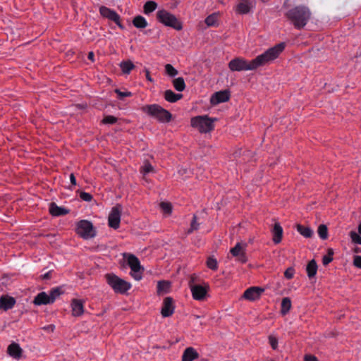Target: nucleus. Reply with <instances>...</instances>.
Wrapping results in <instances>:
<instances>
[{
  "label": "nucleus",
  "mask_w": 361,
  "mask_h": 361,
  "mask_svg": "<svg viewBox=\"0 0 361 361\" xmlns=\"http://www.w3.org/2000/svg\"><path fill=\"white\" fill-rule=\"evenodd\" d=\"M334 250L331 248L328 250L327 255H324L322 258V263L324 266L328 265L333 260Z\"/></svg>",
  "instance_id": "obj_36"
},
{
  "label": "nucleus",
  "mask_w": 361,
  "mask_h": 361,
  "mask_svg": "<svg viewBox=\"0 0 361 361\" xmlns=\"http://www.w3.org/2000/svg\"><path fill=\"white\" fill-rule=\"evenodd\" d=\"M70 180L72 185H75L77 184L76 178L73 173L70 175Z\"/></svg>",
  "instance_id": "obj_52"
},
{
  "label": "nucleus",
  "mask_w": 361,
  "mask_h": 361,
  "mask_svg": "<svg viewBox=\"0 0 361 361\" xmlns=\"http://www.w3.org/2000/svg\"><path fill=\"white\" fill-rule=\"evenodd\" d=\"M145 75H146V78L147 80L150 81V82H152L153 80L152 78H151L150 75H149V71H148V69L147 68H145Z\"/></svg>",
  "instance_id": "obj_53"
},
{
  "label": "nucleus",
  "mask_w": 361,
  "mask_h": 361,
  "mask_svg": "<svg viewBox=\"0 0 361 361\" xmlns=\"http://www.w3.org/2000/svg\"><path fill=\"white\" fill-rule=\"evenodd\" d=\"M190 288L192 298L196 300H203L209 290V286H202L199 284H192L190 281Z\"/></svg>",
  "instance_id": "obj_11"
},
{
  "label": "nucleus",
  "mask_w": 361,
  "mask_h": 361,
  "mask_svg": "<svg viewBox=\"0 0 361 361\" xmlns=\"http://www.w3.org/2000/svg\"><path fill=\"white\" fill-rule=\"evenodd\" d=\"M358 232H359V234L361 235V223L358 226Z\"/></svg>",
  "instance_id": "obj_56"
},
{
  "label": "nucleus",
  "mask_w": 361,
  "mask_h": 361,
  "mask_svg": "<svg viewBox=\"0 0 361 361\" xmlns=\"http://www.w3.org/2000/svg\"><path fill=\"white\" fill-rule=\"evenodd\" d=\"M160 207L165 214H170L171 213L172 207L171 203L166 202H161L160 203Z\"/></svg>",
  "instance_id": "obj_39"
},
{
  "label": "nucleus",
  "mask_w": 361,
  "mask_h": 361,
  "mask_svg": "<svg viewBox=\"0 0 361 361\" xmlns=\"http://www.w3.org/2000/svg\"><path fill=\"white\" fill-rule=\"evenodd\" d=\"M170 288V283L166 281H159L157 285L159 292H166Z\"/></svg>",
  "instance_id": "obj_38"
},
{
  "label": "nucleus",
  "mask_w": 361,
  "mask_h": 361,
  "mask_svg": "<svg viewBox=\"0 0 361 361\" xmlns=\"http://www.w3.org/2000/svg\"><path fill=\"white\" fill-rule=\"evenodd\" d=\"M15 304L16 300L13 297L8 295H2L0 298V310L7 311L10 309H12Z\"/></svg>",
  "instance_id": "obj_15"
},
{
  "label": "nucleus",
  "mask_w": 361,
  "mask_h": 361,
  "mask_svg": "<svg viewBox=\"0 0 361 361\" xmlns=\"http://www.w3.org/2000/svg\"><path fill=\"white\" fill-rule=\"evenodd\" d=\"M156 17L157 20L165 26L171 27L176 30L183 29L182 23L178 18L165 9L159 10L157 12Z\"/></svg>",
  "instance_id": "obj_4"
},
{
  "label": "nucleus",
  "mask_w": 361,
  "mask_h": 361,
  "mask_svg": "<svg viewBox=\"0 0 361 361\" xmlns=\"http://www.w3.org/2000/svg\"><path fill=\"white\" fill-rule=\"evenodd\" d=\"M230 98V93L228 90H223L215 92L211 97V103L214 105L227 102Z\"/></svg>",
  "instance_id": "obj_14"
},
{
  "label": "nucleus",
  "mask_w": 361,
  "mask_h": 361,
  "mask_svg": "<svg viewBox=\"0 0 361 361\" xmlns=\"http://www.w3.org/2000/svg\"><path fill=\"white\" fill-rule=\"evenodd\" d=\"M307 274L309 278L314 277L317 271V264L314 259L309 262L306 268Z\"/></svg>",
  "instance_id": "obj_26"
},
{
  "label": "nucleus",
  "mask_w": 361,
  "mask_h": 361,
  "mask_svg": "<svg viewBox=\"0 0 361 361\" xmlns=\"http://www.w3.org/2000/svg\"><path fill=\"white\" fill-rule=\"evenodd\" d=\"M175 307L173 305V300L171 297H166L163 301V306L161 308V315L164 317L171 316L174 312Z\"/></svg>",
  "instance_id": "obj_12"
},
{
  "label": "nucleus",
  "mask_w": 361,
  "mask_h": 361,
  "mask_svg": "<svg viewBox=\"0 0 361 361\" xmlns=\"http://www.w3.org/2000/svg\"><path fill=\"white\" fill-rule=\"evenodd\" d=\"M198 357V353L192 347L187 348L183 354L182 361H193Z\"/></svg>",
  "instance_id": "obj_22"
},
{
  "label": "nucleus",
  "mask_w": 361,
  "mask_h": 361,
  "mask_svg": "<svg viewBox=\"0 0 361 361\" xmlns=\"http://www.w3.org/2000/svg\"><path fill=\"white\" fill-rule=\"evenodd\" d=\"M199 224L197 222V216L195 215L193 216L192 220L190 223V228L188 231V233H191L194 231H196L198 229Z\"/></svg>",
  "instance_id": "obj_42"
},
{
  "label": "nucleus",
  "mask_w": 361,
  "mask_h": 361,
  "mask_svg": "<svg viewBox=\"0 0 361 361\" xmlns=\"http://www.w3.org/2000/svg\"><path fill=\"white\" fill-rule=\"evenodd\" d=\"M131 276L137 281H139L142 279V273L141 271H137L136 272H132Z\"/></svg>",
  "instance_id": "obj_49"
},
{
  "label": "nucleus",
  "mask_w": 361,
  "mask_h": 361,
  "mask_svg": "<svg viewBox=\"0 0 361 361\" xmlns=\"http://www.w3.org/2000/svg\"><path fill=\"white\" fill-rule=\"evenodd\" d=\"M269 344L274 350H276L278 347V340L274 336L269 337Z\"/></svg>",
  "instance_id": "obj_47"
},
{
  "label": "nucleus",
  "mask_w": 361,
  "mask_h": 361,
  "mask_svg": "<svg viewBox=\"0 0 361 361\" xmlns=\"http://www.w3.org/2000/svg\"><path fill=\"white\" fill-rule=\"evenodd\" d=\"M127 262L128 266L131 269L132 272H136L137 271H141L142 268L139 259L134 255L128 254L127 257Z\"/></svg>",
  "instance_id": "obj_19"
},
{
  "label": "nucleus",
  "mask_w": 361,
  "mask_h": 361,
  "mask_svg": "<svg viewBox=\"0 0 361 361\" xmlns=\"http://www.w3.org/2000/svg\"><path fill=\"white\" fill-rule=\"evenodd\" d=\"M140 171L144 176L148 174L149 173L154 171V167L149 164V161H146L144 162V164L140 167Z\"/></svg>",
  "instance_id": "obj_34"
},
{
  "label": "nucleus",
  "mask_w": 361,
  "mask_h": 361,
  "mask_svg": "<svg viewBox=\"0 0 361 361\" xmlns=\"http://www.w3.org/2000/svg\"><path fill=\"white\" fill-rule=\"evenodd\" d=\"M264 289L252 286L247 288L243 293V298L246 300L253 301L259 298L261 294L263 293Z\"/></svg>",
  "instance_id": "obj_13"
},
{
  "label": "nucleus",
  "mask_w": 361,
  "mask_h": 361,
  "mask_svg": "<svg viewBox=\"0 0 361 361\" xmlns=\"http://www.w3.org/2000/svg\"><path fill=\"white\" fill-rule=\"evenodd\" d=\"M297 231L305 238H311L313 235V231L310 227L301 224L297 225Z\"/></svg>",
  "instance_id": "obj_27"
},
{
  "label": "nucleus",
  "mask_w": 361,
  "mask_h": 361,
  "mask_svg": "<svg viewBox=\"0 0 361 361\" xmlns=\"http://www.w3.org/2000/svg\"><path fill=\"white\" fill-rule=\"evenodd\" d=\"M304 361H319V360L314 355H305L304 357Z\"/></svg>",
  "instance_id": "obj_50"
},
{
  "label": "nucleus",
  "mask_w": 361,
  "mask_h": 361,
  "mask_svg": "<svg viewBox=\"0 0 361 361\" xmlns=\"http://www.w3.org/2000/svg\"><path fill=\"white\" fill-rule=\"evenodd\" d=\"M165 71L166 73L171 77H174L178 75V71L169 63L165 66Z\"/></svg>",
  "instance_id": "obj_40"
},
{
  "label": "nucleus",
  "mask_w": 361,
  "mask_h": 361,
  "mask_svg": "<svg viewBox=\"0 0 361 361\" xmlns=\"http://www.w3.org/2000/svg\"><path fill=\"white\" fill-rule=\"evenodd\" d=\"M214 121L215 119H212L207 116H197L191 118V126L198 129L200 133H207L214 129Z\"/></svg>",
  "instance_id": "obj_6"
},
{
  "label": "nucleus",
  "mask_w": 361,
  "mask_h": 361,
  "mask_svg": "<svg viewBox=\"0 0 361 361\" xmlns=\"http://www.w3.org/2000/svg\"><path fill=\"white\" fill-rule=\"evenodd\" d=\"M132 23L133 25L138 29H144L148 25L147 20L142 16H136Z\"/></svg>",
  "instance_id": "obj_25"
},
{
  "label": "nucleus",
  "mask_w": 361,
  "mask_h": 361,
  "mask_svg": "<svg viewBox=\"0 0 361 361\" xmlns=\"http://www.w3.org/2000/svg\"><path fill=\"white\" fill-rule=\"evenodd\" d=\"M218 16L216 13H213L207 16L205 19V23L208 26H215L216 25Z\"/></svg>",
  "instance_id": "obj_35"
},
{
  "label": "nucleus",
  "mask_w": 361,
  "mask_h": 361,
  "mask_svg": "<svg viewBox=\"0 0 361 361\" xmlns=\"http://www.w3.org/2000/svg\"><path fill=\"white\" fill-rule=\"evenodd\" d=\"M118 118L114 116L108 115L104 116L103 120L102 121L104 124H114L117 122Z\"/></svg>",
  "instance_id": "obj_41"
},
{
  "label": "nucleus",
  "mask_w": 361,
  "mask_h": 361,
  "mask_svg": "<svg viewBox=\"0 0 361 361\" xmlns=\"http://www.w3.org/2000/svg\"><path fill=\"white\" fill-rule=\"evenodd\" d=\"M68 209L64 207L58 206L55 202H51L49 204V213L54 216H64L68 214Z\"/></svg>",
  "instance_id": "obj_18"
},
{
  "label": "nucleus",
  "mask_w": 361,
  "mask_h": 361,
  "mask_svg": "<svg viewBox=\"0 0 361 361\" xmlns=\"http://www.w3.org/2000/svg\"><path fill=\"white\" fill-rule=\"evenodd\" d=\"M33 303L36 305L52 304L49 295L40 292L34 298Z\"/></svg>",
  "instance_id": "obj_20"
},
{
  "label": "nucleus",
  "mask_w": 361,
  "mask_h": 361,
  "mask_svg": "<svg viewBox=\"0 0 361 361\" xmlns=\"http://www.w3.org/2000/svg\"><path fill=\"white\" fill-rule=\"evenodd\" d=\"M317 233L319 238L322 240H326L328 238V228L327 226L324 224H321L319 226L317 229Z\"/></svg>",
  "instance_id": "obj_33"
},
{
  "label": "nucleus",
  "mask_w": 361,
  "mask_h": 361,
  "mask_svg": "<svg viewBox=\"0 0 361 361\" xmlns=\"http://www.w3.org/2000/svg\"><path fill=\"white\" fill-rule=\"evenodd\" d=\"M285 16L293 27L298 30L303 29L312 18L310 8L305 5H298L290 8Z\"/></svg>",
  "instance_id": "obj_2"
},
{
  "label": "nucleus",
  "mask_w": 361,
  "mask_h": 361,
  "mask_svg": "<svg viewBox=\"0 0 361 361\" xmlns=\"http://www.w3.org/2000/svg\"><path fill=\"white\" fill-rule=\"evenodd\" d=\"M73 315L79 317L84 312V305L81 300L73 299L71 302Z\"/></svg>",
  "instance_id": "obj_21"
},
{
  "label": "nucleus",
  "mask_w": 361,
  "mask_h": 361,
  "mask_svg": "<svg viewBox=\"0 0 361 361\" xmlns=\"http://www.w3.org/2000/svg\"><path fill=\"white\" fill-rule=\"evenodd\" d=\"M360 252H361V249L360 247H355L354 249V252H355V253H359Z\"/></svg>",
  "instance_id": "obj_55"
},
{
  "label": "nucleus",
  "mask_w": 361,
  "mask_h": 361,
  "mask_svg": "<svg viewBox=\"0 0 361 361\" xmlns=\"http://www.w3.org/2000/svg\"><path fill=\"white\" fill-rule=\"evenodd\" d=\"M115 92L117 94L118 98L119 99H123L126 97H130L132 93L129 91H121L119 89H116Z\"/></svg>",
  "instance_id": "obj_43"
},
{
  "label": "nucleus",
  "mask_w": 361,
  "mask_h": 361,
  "mask_svg": "<svg viewBox=\"0 0 361 361\" xmlns=\"http://www.w3.org/2000/svg\"><path fill=\"white\" fill-rule=\"evenodd\" d=\"M52 271H49L48 272L45 273L44 275L42 276V278L43 279H49L51 277Z\"/></svg>",
  "instance_id": "obj_51"
},
{
  "label": "nucleus",
  "mask_w": 361,
  "mask_h": 361,
  "mask_svg": "<svg viewBox=\"0 0 361 361\" xmlns=\"http://www.w3.org/2000/svg\"><path fill=\"white\" fill-rule=\"evenodd\" d=\"M273 242L275 244L281 243L283 237V230L279 222H276L271 229Z\"/></svg>",
  "instance_id": "obj_17"
},
{
  "label": "nucleus",
  "mask_w": 361,
  "mask_h": 361,
  "mask_svg": "<svg viewBox=\"0 0 361 361\" xmlns=\"http://www.w3.org/2000/svg\"><path fill=\"white\" fill-rule=\"evenodd\" d=\"M353 264L357 268L361 269V256H360V255L354 256Z\"/></svg>",
  "instance_id": "obj_48"
},
{
  "label": "nucleus",
  "mask_w": 361,
  "mask_h": 361,
  "mask_svg": "<svg viewBox=\"0 0 361 361\" xmlns=\"http://www.w3.org/2000/svg\"><path fill=\"white\" fill-rule=\"evenodd\" d=\"M107 283L116 293L124 294L131 288V284L114 274L105 275Z\"/></svg>",
  "instance_id": "obj_5"
},
{
  "label": "nucleus",
  "mask_w": 361,
  "mask_h": 361,
  "mask_svg": "<svg viewBox=\"0 0 361 361\" xmlns=\"http://www.w3.org/2000/svg\"><path fill=\"white\" fill-rule=\"evenodd\" d=\"M295 274V269L293 267L288 268L285 272L284 276L287 279H291Z\"/></svg>",
  "instance_id": "obj_45"
},
{
  "label": "nucleus",
  "mask_w": 361,
  "mask_h": 361,
  "mask_svg": "<svg viewBox=\"0 0 361 361\" xmlns=\"http://www.w3.org/2000/svg\"><path fill=\"white\" fill-rule=\"evenodd\" d=\"M157 4L154 1H148L143 6V11L146 15L154 11L157 8Z\"/></svg>",
  "instance_id": "obj_30"
},
{
  "label": "nucleus",
  "mask_w": 361,
  "mask_h": 361,
  "mask_svg": "<svg viewBox=\"0 0 361 361\" xmlns=\"http://www.w3.org/2000/svg\"><path fill=\"white\" fill-rule=\"evenodd\" d=\"M121 207L119 204H117L111 209V211L109 213L108 217V224L109 227L114 229H117L119 228L121 221Z\"/></svg>",
  "instance_id": "obj_10"
},
{
  "label": "nucleus",
  "mask_w": 361,
  "mask_h": 361,
  "mask_svg": "<svg viewBox=\"0 0 361 361\" xmlns=\"http://www.w3.org/2000/svg\"><path fill=\"white\" fill-rule=\"evenodd\" d=\"M7 352L11 357L16 360H19L22 357L23 349L20 348L19 344L12 343L8 346Z\"/></svg>",
  "instance_id": "obj_16"
},
{
  "label": "nucleus",
  "mask_w": 361,
  "mask_h": 361,
  "mask_svg": "<svg viewBox=\"0 0 361 361\" xmlns=\"http://www.w3.org/2000/svg\"><path fill=\"white\" fill-rule=\"evenodd\" d=\"M99 13L104 18L114 22L121 29H124V26L121 23V17L115 11L102 6L99 8Z\"/></svg>",
  "instance_id": "obj_9"
},
{
  "label": "nucleus",
  "mask_w": 361,
  "mask_h": 361,
  "mask_svg": "<svg viewBox=\"0 0 361 361\" xmlns=\"http://www.w3.org/2000/svg\"><path fill=\"white\" fill-rule=\"evenodd\" d=\"M141 111L161 123H169L172 118V114L168 110L157 104L145 105L141 107Z\"/></svg>",
  "instance_id": "obj_3"
},
{
  "label": "nucleus",
  "mask_w": 361,
  "mask_h": 361,
  "mask_svg": "<svg viewBox=\"0 0 361 361\" xmlns=\"http://www.w3.org/2000/svg\"><path fill=\"white\" fill-rule=\"evenodd\" d=\"M285 46V43H279L251 61L245 60L242 57H236L228 63V68L232 71L255 70L276 59L284 50Z\"/></svg>",
  "instance_id": "obj_1"
},
{
  "label": "nucleus",
  "mask_w": 361,
  "mask_h": 361,
  "mask_svg": "<svg viewBox=\"0 0 361 361\" xmlns=\"http://www.w3.org/2000/svg\"><path fill=\"white\" fill-rule=\"evenodd\" d=\"M93 58H94V53L93 52H90L88 54V59L92 60Z\"/></svg>",
  "instance_id": "obj_54"
},
{
  "label": "nucleus",
  "mask_w": 361,
  "mask_h": 361,
  "mask_svg": "<svg viewBox=\"0 0 361 361\" xmlns=\"http://www.w3.org/2000/svg\"><path fill=\"white\" fill-rule=\"evenodd\" d=\"M281 313L282 315H286L291 308V300L289 298H283L281 301Z\"/></svg>",
  "instance_id": "obj_28"
},
{
  "label": "nucleus",
  "mask_w": 361,
  "mask_h": 361,
  "mask_svg": "<svg viewBox=\"0 0 361 361\" xmlns=\"http://www.w3.org/2000/svg\"><path fill=\"white\" fill-rule=\"evenodd\" d=\"M80 197L82 200L86 201V202H90L92 199V195L88 192H81L80 194Z\"/></svg>",
  "instance_id": "obj_46"
},
{
  "label": "nucleus",
  "mask_w": 361,
  "mask_h": 361,
  "mask_svg": "<svg viewBox=\"0 0 361 361\" xmlns=\"http://www.w3.org/2000/svg\"><path fill=\"white\" fill-rule=\"evenodd\" d=\"M173 85L176 90L183 92L185 89V83L182 77L175 78L173 80Z\"/></svg>",
  "instance_id": "obj_31"
},
{
  "label": "nucleus",
  "mask_w": 361,
  "mask_h": 361,
  "mask_svg": "<svg viewBox=\"0 0 361 361\" xmlns=\"http://www.w3.org/2000/svg\"><path fill=\"white\" fill-rule=\"evenodd\" d=\"M164 97L167 102L171 103H175L177 101L182 99L183 94H176L173 92L171 90H167L164 92Z\"/></svg>",
  "instance_id": "obj_23"
},
{
  "label": "nucleus",
  "mask_w": 361,
  "mask_h": 361,
  "mask_svg": "<svg viewBox=\"0 0 361 361\" xmlns=\"http://www.w3.org/2000/svg\"><path fill=\"white\" fill-rule=\"evenodd\" d=\"M350 236L353 243L361 245V236L355 231H351Z\"/></svg>",
  "instance_id": "obj_44"
},
{
  "label": "nucleus",
  "mask_w": 361,
  "mask_h": 361,
  "mask_svg": "<svg viewBox=\"0 0 361 361\" xmlns=\"http://www.w3.org/2000/svg\"><path fill=\"white\" fill-rule=\"evenodd\" d=\"M76 233L85 240L95 237L96 230L93 224L87 220L80 221L76 226Z\"/></svg>",
  "instance_id": "obj_7"
},
{
  "label": "nucleus",
  "mask_w": 361,
  "mask_h": 361,
  "mask_svg": "<svg viewBox=\"0 0 361 361\" xmlns=\"http://www.w3.org/2000/svg\"><path fill=\"white\" fill-rule=\"evenodd\" d=\"M251 8L250 0H242L237 6L236 11L240 14L247 13Z\"/></svg>",
  "instance_id": "obj_24"
},
{
  "label": "nucleus",
  "mask_w": 361,
  "mask_h": 361,
  "mask_svg": "<svg viewBox=\"0 0 361 361\" xmlns=\"http://www.w3.org/2000/svg\"><path fill=\"white\" fill-rule=\"evenodd\" d=\"M246 247L247 244L245 243L238 242L233 248L231 249L230 252L233 257H237L238 261L245 264L247 261V257L245 253Z\"/></svg>",
  "instance_id": "obj_8"
},
{
  "label": "nucleus",
  "mask_w": 361,
  "mask_h": 361,
  "mask_svg": "<svg viewBox=\"0 0 361 361\" xmlns=\"http://www.w3.org/2000/svg\"><path fill=\"white\" fill-rule=\"evenodd\" d=\"M120 67L125 74H129L130 71L135 68L133 63L130 61H123L120 63Z\"/></svg>",
  "instance_id": "obj_29"
},
{
  "label": "nucleus",
  "mask_w": 361,
  "mask_h": 361,
  "mask_svg": "<svg viewBox=\"0 0 361 361\" xmlns=\"http://www.w3.org/2000/svg\"><path fill=\"white\" fill-rule=\"evenodd\" d=\"M207 266L212 270H216L218 269L216 259L213 257H209L207 260Z\"/></svg>",
  "instance_id": "obj_37"
},
{
  "label": "nucleus",
  "mask_w": 361,
  "mask_h": 361,
  "mask_svg": "<svg viewBox=\"0 0 361 361\" xmlns=\"http://www.w3.org/2000/svg\"><path fill=\"white\" fill-rule=\"evenodd\" d=\"M63 293V290L61 287H55L50 290L49 296L51 302L54 303L56 299Z\"/></svg>",
  "instance_id": "obj_32"
}]
</instances>
